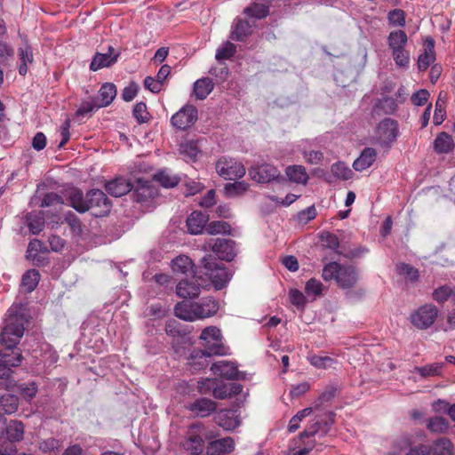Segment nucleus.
Returning a JSON list of instances; mask_svg holds the SVG:
<instances>
[{
	"mask_svg": "<svg viewBox=\"0 0 455 455\" xmlns=\"http://www.w3.org/2000/svg\"><path fill=\"white\" fill-rule=\"evenodd\" d=\"M335 416L333 411H328L324 418L315 419L314 422L300 433L298 439L293 440L287 455H307L317 445L320 446L317 450H321V446L324 444L322 438L330 433L335 423Z\"/></svg>",
	"mask_w": 455,
	"mask_h": 455,
	"instance_id": "obj_1",
	"label": "nucleus"
},
{
	"mask_svg": "<svg viewBox=\"0 0 455 455\" xmlns=\"http://www.w3.org/2000/svg\"><path fill=\"white\" fill-rule=\"evenodd\" d=\"M24 322L23 315L14 314L12 308L8 310L4 326L0 333V343L4 346L3 348H10L14 353L21 351L18 344L24 334Z\"/></svg>",
	"mask_w": 455,
	"mask_h": 455,
	"instance_id": "obj_2",
	"label": "nucleus"
},
{
	"mask_svg": "<svg viewBox=\"0 0 455 455\" xmlns=\"http://www.w3.org/2000/svg\"><path fill=\"white\" fill-rule=\"evenodd\" d=\"M203 350L194 351L192 358L209 357L212 355H222L226 354V347L222 343L220 330L216 326H208L204 328L200 335Z\"/></svg>",
	"mask_w": 455,
	"mask_h": 455,
	"instance_id": "obj_3",
	"label": "nucleus"
},
{
	"mask_svg": "<svg viewBox=\"0 0 455 455\" xmlns=\"http://www.w3.org/2000/svg\"><path fill=\"white\" fill-rule=\"evenodd\" d=\"M322 276L325 281L335 280L343 289L353 287L358 280V275L354 267L343 266L335 261L324 266Z\"/></svg>",
	"mask_w": 455,
	"mask_h": 455,
	"instance_id": "obj_4",
	"label": "nucleus"
},
{
	"mask_svg": "<svg viewBox=\"0 0 455 455\" xmlns=\"http://www.w3.org/2000/svg\"><path fill=\"white\" fill-rule=\"evenodd\" d=\"M200 273L206 275L216 290L224 288L229 281V274L222 263L212 254H206L200 260Z\"/></svg>",
	"mask_w": 455,
	"mask_h": 455,
	"instance_id": "obj_5",
	"label": "nucleus"
},
{
	"mask_svg": "<svg viewBox=\"0 0 455 455\" xmlns=\"http://www.w3.org/2000/svg\"><path fill=\"white\" fill-rule=\"evenodd\" d=\"M23 360L22 352L0 349V379L4 380V389L10 391L16 386V380L12 378L13 370L20 365Z\"/></svg>",
	"mask_w": 455,
	"mask_h": 455,
	"instance_id": "obj_6",
	"label": "nucleus"
},
{
	"mask_svg": "<svg viewBox=\"0 0 455 455\" xmlns=\"http://www.w3.org/2000/svg\"><path fill=\"white\" fill-rule=\"evenodd\" d=\"M438 314L439 310L435 305L427 303L413 310L409 320L418 330H427L435 323Z\"/></svg>",
	"mask_w": 455,
	"mask_h": 455,
	"instance_id": "obj_7",
	"label": "nucleus"
},
{
	"mask_svg": "<svg viewBox=\"0 0 455 455\" xmlns=\"http://www.w3.org/2000/svg\"><path fill=\"white\" fill-rule=\"evenodd\" d=\"M211 435L205 430L203 424H194L188 432V436L183 443L184 449L192 455H199L204 448V438H210Z\"/></svg>",
	"mask_w": 455,
	"mask_h": 455,
	"instance_id": "obj_8",
	"label": "nucleus"
},
{
	"mask_svg": "<svg viewBox=\"0 0 455 455\" xmlns=\"http://www.w3.org/2000/svg\"><path fill=\"white\" fill-rule=\"evenodd\" d=\"M88 211L92 210L95 217L108 215L112 208L111 201L100 189H92L86 193Z\"/></svg>",
	"mask_w": 455,
	"mask_h": 455,
	"instance_id": "obj_9",
	"label": "nucleus"
},
{
	"mask_svg": "<svg viewBox=\"0 0 455 455\" xmlns=\"http://www.w3.org/2000/svg\"><path fill=\"white\" fill-rule=\"evenodd\" d=\"M216 172L225 180H235L244 176L245 168L235 159L222 156L216 163Z\"/></svg>",
	"mask_w": 455,
	"mask_h": 455,
	"instance_id": "obj_10",
	"label": "nucleus"
},
{
	"mask_svg": "<svg viewBox=\"0 0 455 455\" xmlns=\"http://www.w3.org/2000/svg\"><path fill=\"white\" fill-rule=\"evenodd\" d=\"M399 133L398 123L391 118H384L377 126L376 138L378 142L384 147H390L395 141Z\"/></svg>",
	"mask_w": 455,
	"mask_h": 455,
	"instance_id": "obj_11",
	"label": "nucleus"
},
{
	"mask_svg": "<svg viewBox=\"0 0 455 455\" xmlns=\"http://www.w3.org/2000/svg\"><path fill=\"white\" fill-rule=\"evenodd\" d=\"M208 286L204 283L201 276L193 275L190 278L180 280L176 286V293L179 297L184 299H193L197 297L201 289Z\"/></svg>",
	"mask_w": 455,
	"mask_h": 455,
	"instance_id": "obj_12",
	"label": "nucleus"
},
{
	"mask_svg": "<svg viewBox=\"0 0 455 455\" xmlns=\"http://www.w3.org/2000/svg\"><path fill=\"white\" fill-rule=\"evenodd\" d=\"M198 119L196 107L187 104L171 118V124L177 129L185 131L190 128Z\"/></svg>",
	"mask_w": 455,
	"mask_h": 455,
	"instance_id": "obj_13",
	"label": "nucleus"
},
{
	"mask_svg": "<svg viewBox=\"0 0 455 455\" xmlns=\"http://www.w3.org/2000/svg\"><path fill=\"white\" fill-rule=\"evenodd\" d=\"M132 191V199L140 204H147L158 196V189L152 181L141 178L135 180Z\"/></svg>",
	"mask_w": 455,
	"mask_h": 455,
	"instance_id": "obj_14",
	"label": "nucleus"
},
{
	"mask_svg": "<svg viewBox=\"0 0 455 455\" xmlns=\"http://www.w3.org/2000/svg\"><path fill=\"white\" fill-rule=\"evenodd\" d=\"M251 179L259 183H268L275 180L280 176V172L275 166L269 164H262L249 169Z\"/></svg>",
	"mask_w": 455,
	"mask_h": 455,
	"instance_id": "obj_15",
	"label": "nucleus"
},
{
	"mask_svg": "<svg viewBox=\"0 0 455 455\" xmlns=\"http://www.w3.org/2000/svg\"><path fill=\"white\" fill-rule=\"evenodd\" d=\"M209 245L218 257L226 261H231L236 255L235 243L231 239L217 238L212 239Z\"/></svg>",
	"mask_w": 455,
	"mask_h": 455,
	"instance_id": "obj_16",
	"label": "nucleus"
},
{
	"mask_svg": "<svg viewBox=\"0 0 455 455\" xmlns=\"http://www.w3.org/2000/svg\"><path fill=\"white\" fill-rule=\"evenodd\" d=\"M212 372L227 379H243V373L240 372L234 363L220 361L211 367Z\"/></svg>",
	"mask_w": 455,
	"mask_h": 455,
	"instance_id": "obj_17",
	"label": "nucleus"
},
{
	"mask_svg": "<svg viewBox=\"0 0 455 455\" xmlns=\"http://www.w3.org/2000/svg\"><path fill=\"white\" fill-rule=\"evenodd\" d=\"M120 52H115L114 47L109 45L108 52H97L93 56L92 60L90 64V69L92 71H97L103 68H108L118 60Z\"/></svg>",
	"mask_w": 455,
	"mask_h": 455,
	"instance_id": "obj_18",
	"label": "nucleus"
},
{
	"mask_svg": "<svg viewBox=\"0 0 455 455\" xmlns=\"http://www.w3.org/2000/svg\"><path fill=\"white\" fill-rule=\"evenodd\" d=\"M105 188L107 192L115 197H120L131 192L133 188V184L124 177H116L106 183Z\"/></svg>",
	"mask_w": 455,
	"mask_h": 455,
	"instance_id": "obj_19",
	"label": "nucleus"
},
{
	"mask_svg": "<svg viewBox=\"0 0 455 455\" xmlns=\"http://www.w3.org/2000/svg\"><path fill=\"white\" fill-rule=\"evenodd\" d=\"M209 215L195 211L187 219L188 230L192 235L202 234L205 230Z\"/></svg>",
	"mask_w": 455,
	"mask_h": 455,
	"instance_id": "obj_20",
	"label": "nucleus"
},
{
	"mask_svg": "<svg viewBox=\"0 0 455 455\" xmlns=\"http://www.w3.org/2000/svg\"><path fill=\"white\" fill-rule=\"evenodd\" d=\"M217 404L209 398H199L191 403L188 408L195 415L204 418L209 416L216 410Z\"/></svg>",
	"mask_w": 455,
	"mask_h": 455,
	"instance_id": "obj_21",
	"label": "nucleus"
},
{
	"mask_svg": "<svg viewBox=\"0 0 455 455\" xmlns=\"http://www.w3.org/2000/svg\"><path fill=\"white\" fill-rule=\"evenodd\" d=\"M197 303L190 301H181L175 305V315L185 321H195L199 319L196 312Z\"/></svg>",
	"mask_w": 455,
	"mask_h": 455,
	"instance_id": "obj_22",
	"label": "nucleus"
},
{
	"mask_svg": "<svg viewBox=\"0 0 455 455\" xmlns=\"http://www.w3.org/2000/svg\"><path fill=\"white\" fill-rule=\"evenodd\" d=\"M425 52L418 58V68L425 71L435 60V40L427 37L424 43Z\"/></svg>",
	"mask_w": 455,
	"mask_h": 455,
	"instance_id": "obj_23",
	"label": "nucleus"
},
{
	"mask_svg": "<svg viewBox=\"0 0 455 455\" xmlns=\"http://www.w3.org/2000/svg\"><path fill=\"white\" fill-rule=\"evenodd\" d=\"M19 56V73L20 76H26L28 71V65L34 62V54L31 45L26 42L18 49Z\"/></svg>",
	"mask_w": 455,
	"mask_h": 455,
	"instance_id": "obj_24",
	"label": "nucleus"
},
{
	"mask_svg": "<svg viewBox=\"0 0 455 455\" xmlns=\"http://www.w3.org/2000/svg\"><path fill=\"white\" fill-rule=\"evenodd\" d=\"M234 440L230 437L221 438L211 442L206 447L207 455H219L228 453L234 449Z\"/></svg>",
	"mask_w": 455,
	"mask_h": 455,
	"instance_id": "obj_25",
	"label": "nucleus"
},
{
	"mask_svg": "<svg viewBox=\"0 0 455 455\" xmlns=\"http://www.w3.org/2000/svg\"><path fill=\"white\" fill-rule=\"evenodd\" d=\"M377 152L372 148H365L358 158L353 163V168L357 172H363L371 167L375 162Z\"/></svg>",
	"mask_w": 455,
	"mask_h": 455,
	"instance_id": "obj_26",
	"label": "nucleus"
},
{
	"mask_svg": "<svg viewBox=\"0 0 455 455\" xmlns=\"http://www.w3.org/2000/svg\"><path fill=\"white\" fill-rule=\"evenodd\" d=\"M427 455H451L453 444L450 439L440 437L432 444H427Z\"/></svg>",
	"mask_w": 455,
	"mask_h": 455,
	"instance_id": "obj_27",
	"label": "nucleus"
},
{
	"mask_svg": "<svg viewBox=\"0 0 455 455\" xmlns=\"http://www.w3.org/2000/svg\"><path fill=\"white\" fill-rule=\"evenodd\" d=\"M199 307L196 312L199 319H204L214 315L219 310V302L212 297L203 299L200 302H196Z\"/></svg>",
	"mask_w": 455,
	"mask_h": 455,
	"instance_id": "obj_28",
	"label": "nucleus"
},
{
	"mask_svg": "<svg viewBox=\"0 0 455 455\" xmlns=\"http://www.w3.org/2000/svg\"><path fill=\"white\" fill-rule=\"evenodd\" d=\"M19 408V398L16 395L10 392L0 394V415L13 414Z\"/></svg>",
	"mask_w": 455,
	"mask_h": 455,
	"instance_id": "obj_29",
	"label": "nucleus"
},
{
	"mask_svg": "<svg viewBox=\"0 0 455 455\" xmlns=\"http://www.w3.org/2000/svg\"><path fill=\"white\" fill-rule=\"evenodd\" d=\"M68 200L69 205L80 213H84L88 211L87 197L84 198V193L79 188H72L68 191Z\"/></svg>",
	"mask_w": 455,
	"mask_h": 455,
	"instance_id": "obj_30",
	"label": "nucleus"
},
{
	"mask_svg": "<svg viewBox=\"0 0 455 455\" xmlns=\"http://www.w3.org/2000/svg\"><path fill=\"white\" fill-rule=\"evenodd\" d=\"M214 419L216 423L225 430H233L240 425V420L231 411H221L218 412Z\"/></svg>",
	"mask_w": 455,
	"mask_h": 455,
	"instance_id": "obj_31",
	"label": "nucleus"
},
{
	"mask_svg": "<svg viewBox=\"0 0 455 455\" xmlns=\"http://www.w3.org/2000/svg\"><path fill=\"white\" fill-rule=\"evenodd\" d=\"M454 148L452 137L447 132H440L434 141V150L437 154H448Z\"/></svg>",
	"mask_w": 455,
	"mask_h": 455,
	"instance_id": "obj_32",
	"label": "nucleus"
},
{
	"mask_svg": "<svg viewBox=\"0 0 455 455\" xmlns=\"http://www.w3.org/2000/svg\"><path fill=\"white\" fill-rule=\"evenodd\" d=\"M285 173L289 180L297 184H307L309 176L306 168L302 165H290L286 168Z\"/></svg>",
	"mask_w": 455,
	"mask_h": 455,
	"instance_id": "obj_33",
	"label": "nucleus"
},
{
	"mask_svg": "<svg viewBox=\"0 0 455 455\" xmlns=\"http://www.w3.org/2000/svg\"><path fill=\"white\" fill-rule=\"evenodd\" d=\"M214 84L209 77L196 80L194 84V94L197 100H204L213 90Z\"/></svg>",
	"mask_w": 455,
	"mask_h": 455,
	"instance_id": "obj_34",
	"label": "nucleus"
},
{
	"mask_svg": "<svg viewBox=\"0 0 455 455\" xmlns=\"http://www.w3.org/2000/svg\"><path fill=\"white\" fill-rule=\"evenodd\" d=\"M9 392H17L24 400L31 401L33 398L36 397L38 392V387L35 381L20 384H18V382L16 381V386L13 387V389L10 390Z\"/></svg>",
	"mask_w": 455,
	"mask_h": 455,
	"instance_id": "obj_35",
	"label": "nucleus"
},
{
	"mask_svg": "<svg viewBox=\"0 0 455 455\" xmlns=\"http://www.w3.org/2000/svg\"><path fill=\"white\" fill-rule=\"evenodd\" d=\"M153 180L165 188L176 187L180 180L177 175L172 174L167 170L158 171L154 174Z\"/></svg>",
	"mask_w": 455,
	"mask_h": 455,
	"instance_id": "obj_36",
	"label": "nucleus"
},
{
	"mask_svg": "<svg viewBox=\"0 0 455 455\" xmlns=\"http://www.w3.org/2000/svg\"><path fill=\"white\" fill-rule=\"evenodd\" d=\"M26 223L33 235H38L44 228V217L42 212H28L26 215Z\"/></svg>",
	"mask_w": 455,
	"mask_h": 455,
	"instance_id": "obj_37",
	"label": "nucleus"
},
{
	"mask_svg": "<svg viewBox=\"0 0 455 455\" xmlns=\"http://www.w3.org/2000/svg\"><path fill=\"white\" fill-rule=\"evenodd\" d=\"M408 36L403 30L391 31L387 36V44L392 52L404 49Z\"/></svg>",
	"mask_w": 455,
	"mask_h": 455,
	"instance_id": "obj_38",
	"label": "nucleus"
},
{
	"mask_svg": "<svg viewBox=\"0 0 455 455\" xmlns=\"http://www.w3.org/2000/svg\"><path fill=\"white\" fill-rule=\"evenodd\" d=\"M251 34V26L246 20L237 19L234 29L231 33V38L236 41H243Z\"/></svg>",
	"mask_w": 455,
	"mask_h": 455,
	"instance_id": "obj_39",
	"label": "nucleus"
},
{
	"mask_svg": "<svg viewBox=\"0 0 455 455\" xmlns=\"http://www.w3.org/2000/svg\"><path fill=\"white\" fill-rule=\"evenodd\" d=\"M8 440L12 442H20L24 436V425L19 420H11L5 427Z\"/></svg>",
	"mask_w": 455,
	"mask_h": 455,
	"instance_id": "obj_40",
	"label": "nucleus"
},
{
	"mask_svg": "<svg viewBox=\"0 0 455 455\" xmlns=\"http://www.w3.org/2000/svg\"><path fill=\"white\" fill-rule=\"evenodd\" d=\"M446 99L447 93L445 92H441L435 102V109L433 116V122L435 125L441 124L446 117Z\"/></svg>",
	"mask_w": 455,
	"mask_h": 455,
	"instance_id": "obj_41",
	"label": "nucleus"
},
{
	"mask_svg": "<svg viewBox=\"0 0 455 455\" xmlns=\"http://www.w3.org/2000/svg\"><path fill=\"white\" fill-rule=\"evenodd\" d=\"M40 273L36 269H29L26 271L21 278V285L28 292H32L40 281Z\"/></svg>",
	"mask_w": 455,
	"mask_h": 455,
	"instance_id": "obj_42",
	"label": "nucleus"
},
{
	"mask_svg": "<svg viewBox=\"0 0 455 455\" xmlns=\"http://www.w3.org/2000/svg\"><path fill=\"white\" fill-rule=\"evenodd\" d=\"M243 13L248 17L260 20L268 15L269 8L267 4L255 1L250 6L244 9Z\"/></svg>",
	"mask_w": 455,
	"mask_h": 455,
	"instance_id": "obj_43",
	"label": "nucleus"
},
{
	"mask_svg": "<svg viewBox=\"0 0 455 455\" xmlns=\"http://www.w3.org/2000/svg\"><path fill=\"white\" fill-rule=\"evenodd\" d=\"M179 151L186 161H195L197 155L200 153L197 142L195 140L181 143Z\"/></svg>",
	"mask_w": 455,
	"mask_h": 455,
	"instance_id": "obj_44",
	"label": "nucleus"
},
{
	"mask_svg": "<svg viewBox=\"0 0 455 455\" xmlns=\"http://www.w3.org/2000/svg\"><path fill=\"white\" fill-rule=\"evenodd\" d=\"M427 428L435 434H444L449 429V422L441 416L431 417L427 421Z\"/></svg>",
	"mask_w": 455,
	"mask_h": 455,
	"instance_id": "obj_45",
	"label": "nucleus"
},
{
	"mask_svg": "<svg viewBox=\"0 0 455 455\" xmlns=\"http://www.w3.org/2000/svg\"><path fill=\"white\" fill-rule=\"evenodd\" d=\"M100 97L101 100V107H107L112 103L116 96V87L112 83H106L101 85L100 91Z\"/></svg>",
	"mask_w": 455,
	"mask_h": 455,
	"instance_id": "obj_46",
	"label": "nucleus"
},
{
	"mask_svg": "<svg viewBox=\"0 0 455 455\" xmlns=\"http://www.w3.org/2000/svg\"><path fill=\"white\" fill-rule=\"evenodd\" d=\"M172 269L176 274H187L192 269V260L188 256L180 255L172 259Z\"/></svg>",
	"mask_w": 455,
	"mask_h": 455,
	"instance_id": "obj_47",
	"label": "nucleus"
},
{
	"mask_svg": "<svg viewBox=\"0 0 455 455\" xmlns=\"http://www.w3.org/2000/svg\"><path fill=\"white\" fill-rule=\"evenodd\" d=\"M396 271L398 275L404 276L410 282H416L419 278L418 268L407 263H399L396 266Z\"/></svg>",
	"mask_w": 455,
	"mask_h": 455,
	"instance_id": "obj_48",
	"label": "nucleus"
},
{
	"mask_svg": "<svg viewBox=\"0 0 455 455\" xmlns=\"http://www.w3.org/2000/svg\"><path fill=\"white\" fill-rule=\"evenodd\" d=\"M39 450L44 453H58L62 448L60 440L50 437L41 441L38 444Z\"/></svg>",
	"mask_w": 455,
	"mask_h": 455,
	"instance_id": "obj_49",
	"label": "nucleus"
},
{
	"mask_svg": "<svg viewBox=\"0 0 455 455\" xmlns=\"http://www.w3.org/2000/svg\"><path fill=\"white\" fill-rule=\"evenodd\" d=\"M205 232L209 235L230 234V225L223 220H214L206 225Z\"/></svg>",
	"mask_w": 455,
	"mask_h": 455,
	"instance_id": "obj_50",
	"label": "nucleus"
},
{
	"mask_svg": "<svg viewBox=\"0 0 455 455\" xmlns=\"http://www.w3.org/2000/svg\"><path fill=\"white\" fill-rule=\"evenodd\" d=\"M381 109L385 114H394L398 108L397 99L384 97L375 104V110Z\"/></svg>",
	"mask_w": 455,
	"mask_h": 455,
	"instance_id": "obj_51",
	"label": "nucleus"
},
{
	"mask_svg": "<svg viewBox=\"0 0 455 455\" xmlns=\"http://www.w3.org/2000/svg\"><path fill=\"white\" fill-rule=\"evenodd\" d=\"M331 173L338 179L347 180L352 178V170L343 162H338L331 165Z\"/></svg>",
	"mask_w": 455,
	"mask_h": 455,
	"instance_id": "obj_52",
	"label": "nucleus"
},
{
	"mask_svg": "<svg viewBox=\"0 0 455 455\" xmlns=\"http://www.w3.org/2000/svg\"><path fill=\"white\" fill-rule=\"evenodd\" d=\"M249 186L243 181H235L234 183H228L225 186V195L228 197H235L243 195L247 191Z\"/></svg>",
	"mask_w": 455,
	"mask_h": 455,
	"instance_id": "obj_53",
	"label": "nucleus"
},
{
	"mask_svg": "<svg viewBox=\"0 0 455 455\" xmlns=\"http://www.w3.org/2000/svg\"><path fill=\"white\" fill-rule=\"evenodd\" d=\"M453 288L449 285H443L434 290L432 298L439 304H443L449 299H452Z\"/></svg>",
	"mask_w": 455,
	"mask_h": 455,
	"instance_id": "obj_54",
	"label": "nucleus"
},
{
	"mask_svg": "<svg viewBox=\"0 0 455 455\" xmlns=\"http://www.w3.org/2000/svg\"><path fill=\"white\" fill-rule=\"evenodd\" d=\"M235 52L236 46L233 43L227 41L218 48L215 58L217 60H229L235 55Z\"/></svg>",
	"mask_w": 455,
	"mask_h": 455,
	"instance_id": "obj_55",
	"label": "nucleus"
},
{
	"mask_svg": "<svg viewBox=\"0 0 455 455\" xmlns=\"http://www.w3.org/2000/svg\"><path fill=\"white\" fill-rule=\"evenodd\" d=\"M311 365L317 369H327L331 367L335 363V359L327 355H313L308 357Z\"/></svg>",
	"mask_w": 455,
	"mask_h": 455,
	"instance_id": "obj_56",
	"label": "nucleus"
},
{
	"mask_svg": "<svg viewBox=\"0 0 455 455\" xmlns=\"http://www.w3.org/2000/svg\"><path fill=\"white\" fill-rule=\"evenodd\" d=\"M132 116L139 124L148 123L151 118L147 105L144 102H139L134 106Z\"/></svg>",
	"mask_w": 455,
	"mask_h": 455,
	"instance_id": "obj_57",
	"label": "nucleus"
},
{
	"mask_svg": "<svg viewBox=\"0 0 455 455\" xmlns=\"http://www.w3.org/2000/svg\"><path fill=\"white\" fill-rule=\"evenodd\" d=\"M442 364L431 363L421 367H415L414 371L421 377L438 376L441 374Z\"/></svg>",
	"mask_w": 455,
	"mask_h": 455,
	"instance_id": "obj_58",
	"label": "nucleus"
},
{
	"mask_svg": "<svg viewBox=\"0 0 455 455\" xmlns=\"http://www.w3.org/2000/svg\"><path fill=\"white\" fill-rule=\"evenodd\" d=\"M392 55L395 64L403 68H409L410 65V53L404 49L396 50L392 52Z\"/></svg>",
	"mask_w": 455,
	"mask_h": 455,
	"instance_id": "obj_59",
	"label": "nucleus"
},
{
	"mask_svg": "<svg viewBox=\"0 0 455 455\" xmlns=\"http://www.w3.org/2000/svg\"><path fill=\"white\" fill-rule=\"evenodd\" d=\"M64 204V199L61 196L57 193L50 192L46 193L41 202L42 207H50L56 205H62Z\"/></svg>",
	"mask_w": 455,
	"mask_h": 455,
	"instance_id": "obj_60",
	"label": "nucleus"
},
{
	"mask_svg": "<svg viewBox=\"0 0 455 455\" xmlns=\"http://www.w3.org/2000/svg\"><path fill=\"white\" fill-rule=\"evenodd\" d=\"M64 220L69 226L72 232L76 234L82 233V222L74 212H68L66 214Z\"/></svg>",
	"mask_w": 455,
	"mask_h": 455,
	"instance_id": "obj_61",
	"label": "nucleus"
},
{
	"mask_svg": "<svg viewBox=\"0 0 455 455\" xmlns=\"http://www.w3.org/2000/svg\"><path fill=\"white\" fill-rule=\"evenodd\" d=\"M388 20L395 26L403 27L405 25V12L401 9H395L388 12Z\"/></svg>",
	"mask_w": 455,
	"mask_h": 455,
	"instance_id": "obj_62",
	"label": "nucleus"
},
{
	"mask_svg": "<svg viewBox=\"0 0 455 455\" xmlns=\"http://www.w3.org/2000/svg\"><path fill=\"white\" fill-rule=\"evenodd\" d=\"M40 252H48L47 248L44 245V243L39 239H33L28 243L26 256H31L35 253L40 254Z\"/></svg>",
	"mask_w": 455,
	"mask_h": 455,
	"instance_id": "obj_63",
	"label": "nucleus"
},
{
	"mask_svg": "<svg viewBox=\"0 0 455 455\" xmlns=\"http://www.w3.org/2000/svg\"><path fill=\"white\" fill-rule=\"evenodd\" d=\"M14 442L0 439V455H18Z\"/></svg>",
	"mask_w": 455,
	"mask_h": 455,
	"instance_id": "obj_64",
	"label": "nucleus"
}]
</instances>
